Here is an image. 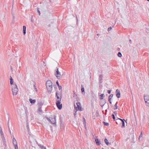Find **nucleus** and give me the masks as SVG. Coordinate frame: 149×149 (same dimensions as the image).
<instances>
[{
	"label": "nucleus",
	"instance_id": "obj_1",
	"mask_svg": "<svg viewBox=\"0 0 149 149\" xmlns=\"http://www.w3.org/2000/svg\"><path fill=\"white\" fill-rule=\"evenodd\" d=\"M12 91L13 95H16L18 92V89L16 84H14L12 86Z\"/></svg>",
	"mask_w": 149,
	"mask_h": 149
},
{
	"label": "nucleus",
	"instance_id": "obj_2",
	"mask_svg": "<svg viewBox=\"0 0 149 149\" xmlns=\"http://www.w3.org/2000/svg\"><path fill=\"white\" fill-rule=\"evenodd\" d=\"M61 92H59L57 91L56 93L55 97L56 99V101H61L62 98Z\"/></svg>",
	"mask_w": 149,
	"mask_h": 149
},
{
	"label": "nucleus",
	"instance_id": "obj_3",
	"mask_svg": "<svg viewBox=\"0 0 149 149\" xmlns=\"http://www.w3.org/2000/svg\"><path fill=\"white\" fill-rule=\"evenodd\" d=\"M55 75L58 79H60L61 78V76L60 72L58 70V68H56L55 71Z\"/></svg>",
	"mask_w": 149,
	"mask_h": 149
},
{
	"label": "nucleus",
	"instance_id": "obj_4",
	"mask_svg": "<svg viewBox=\"0 0 149 149\" xmlns=\"http://www.w3.org/2000/svg\"><path fill=\"white\" fill-rule=\"evenodd\" d=\"M38 109L37 110L38 112L40 113L42 112V110L41 109L42 106L43 105V103L42 102H40L39 103H38Z\"/></svg>",
	"mask_w": 149,
	"mask_h": 149
},
{
	"label": "nucleus",
	"instance_id": "obj_5",
	"mask_svg": "<svg viewBox=\"0 0 149 149\" xmlns=\"http://www.w3.org/2000/svg\"><path fill=\"white\" fill-rule=\"evenodd\" d=\"M61 101H60L59 100L58 101H56V104L57 108L59 110L61 109L62 107V104H61Z\"/></svg>",
	"mask_w": 149,
	"mask_h": 149
},
{
	"label": "nucleus",
	"instance_id": "obj_6",
	"mask_svg": "<svg viewBox=\"0 0 149 149\" xmlns=\"http://www.w3.org/2000/svg\"><path fill=\"white\" fill-rule=\"evenodd\" d=\"M76 104L77 105V107H76L75 105L74 104V109L77 108L78 109V110L80 111H82L81 107L80 106V103L79 102H77L76 103Z\"/></svg>",
	"mask_w": 149,
	"mask_h": 149
},
{
	"label": "nucleus",
	"instance_id": "obj_7",
	"mask_svg": "<svg viewBox=\"0 0 149 149\" xmlns=\"http://www.w3.org/2000/svg\"><path fill=\"white\" fill-rule=\"evenodd\" d=\"M48 92L50 93H51L53 88L52 85V86L49 85L46 86Z\"/></svg>",
	"mask_w": 149,
	"mask_h": 149
},
{
	"label": "nucleus",
	"instance_id": "obj_8",
	"mask_svg": "<svg viewBox=\"0 0 149 149\" xmlns=\"http://www.w3.org/2000/svg\"><path fill=\"white\" fill-rule=\"evenodd\" d=\"M116 96L118 98H119L120 97V91L117 89L116 91Z\"/></svg>",
	"mask_w": 149,
	"mask_h": 149
},
{
	"label": "nucleus",
	"instance_id": "obj_9",
	"mask_svg": "<svg viewBox=\"0 0 149 149\" xmlns=\"http://www.w3.org/2000/svg\"><path fill=\"white\" fill-rule=\"evenodd\" d=\"M45 118L47 119L48 121L50 123H51L53 125H56V122L55 121V122H52V121H51V120L48 117L46 116H45Z\"/></svg>",
	"mask_w": 149,
	"mask_h": 149
},
{
	"label": "nucleus",
	"instance_id": "obj_10",
	"mask_svg": "<svg viewBox=\"0 0 149 149\" xmlns=\"http://www.w3.org/2000/svg\"><path fill=\"white\" fill-rule=\"evenodd\" d=\"M106 103V101L105 99H104L102 100H100V105H102V106H104Z\"/></svg>",
	"mask_w": 149,
	"mask_h": 149
},
{
	"label": "nucleus",
	"instance_id": "obj_11",
	"mask_svg": "<svg viewBox=\"0 0 149 149\" xmlns=\"http://www.w3.org/2000/svg\"><path fill=\"white\" fill-rule=\"evenodd\" d=\"M52 83L51 80H48L46 82V85L47 86L50 85L52 86Z\"/></svg>",
	"mask_w": 149,
	"mask_h": 149
},
{
	"label": "nucleus",
	"instance_id": "obj_12",
	"mask_svg": "<svg viewBox=\"0 0 149 149\" xmlns=\"http://www.w3.org/2000/svg\"><path fill=\"white\" fill-rule=\"evenodd\" d=\"M116 123L117 124H118V122H121V123L123 122V121H125V120L124 119H121L120 118H118V119H116Z\"/></svg>",
	"mask_w": 149,
	"mask_h": 149
},
{
	"label": "nucleus",
	"instance_id": "obj_13",
	"mask_svg": "<svg viewBox=\"0 0 149 149\" xmlns=\"http://www.w3.org/2000/svg\"><path fill=\"white\" fill-rule=\"evenodd\" d=\"M95 141L96 145L97 146H100L101 144L100 141L98 139H95Z\"/></svg>",
	"mask_w": 149,
	"mask_h": 149
},
{
	"label": "nucleus",
	"instance_id": "obj_14",
	"mask_svg": "<svg viewBox=\"0 0 149 149\" xmlns=\"http://www.w3.org/2000/svg\"><path fill=\"white\" fill-rule=\"evenodd\" d=\"M13 143L14 146H15V145H17V141L14 137L13 139Z\"/></svg>",
	"mask_w": 149,
	"mask_h": 149
},
{
	"label": "nucleus",
	"instance_id": "obj_15",
	"mask_svg": "<svg viewBox=\"0 0 149 149\" xmlns=\"http://www.w3.org/2000/svg\"><path fill=\"white\" fill-rule=\"evenodd\" d=\"M103 77V76L102 75H100L99 76V81L100 83H102V80Z\"/></svg>",
	"mask_w": 149,
	"mask_h": 149
},
{
	"label": "nucleus",
	"instance_id": "obj_16",
	"mask_svg": "<svg viewBox=\"0 0 149 149\" xmlns=\"http://www.w3.org/2000/svg\"><path fill=\"white\" fill-rule=\"evenodd\" d=\"M29 101L31 103V104H34L36 102V100H33L31 98H30L29 99Z\"/></svg>",
	"mask_w": 149,
	"mask_h": 149
},
{
	"label": "nucleus",
	"instance_id": "obj_17",
	"mask_svg": "<svg viewBox=\"0 0 149 149\" xmlns=\"http://www.w3.org/2000/svg\"><path fill=\"white\" fill-rule=\"evenodd\" d=\"M23 33L24 35H25L26 33V27L25 26H23Z\"/></svg>",
	"mask_w": 149,
	"mask_h": 149
},
{
	"label": "nucleus",
	"instance_id": "obj_18",
	"mask_svg": "<svg viewBox=\"0 0 149 149\" xmlns=\"http://www.w3.org/2000/svg\"><path fill=\"white\" fill-rule=\"evenodd\" d=\"M10 83L11 85H13V79L11 76H10Z\"/></svg>",
	"mask_w": 149,
	"mask_h": 149
},
{
	"label": "nucleus",
	"instance_id": "obj_19",
	"mask_svg": "<svg viewBox=\"0 0 149 149\" xmlns=\"http://www.w3.org/2000/svg\"><path fill=\"white\" fill-rule=\"evenodd\" d=\"M144 98L145 101L149 100V96H148L145 95H144Z\"/></svg>",
	"mask_w": 149,
	"mask_h": 149
},
{
	"label": "nucleus",
	"instance_id": "obj_20",
	"mask_svg": "<svg viewBox=\"0 0 149 149\" xmlns=\"http://www.w3.org/2000/svg\"><path fill=\"white\" fill-rule=\"evenodd\" d=\"M81 93H83V92H84V93H85V91H84V88L83 85L81 84Z\"/></svg>",
	"mask_w": 149,
	"mask_h": 149
},
{
	"label": "nucleus",
	"instance_id": "obj_21",
	"mask_svg": "<svg viewBox=\"0 0 149 149\" xmlns=\"http://www.w3.org/2000/svg\"><path fill=\"white\" fill-rule=\"evenodd\" d=\"M104 142L105 144L107 145L108 146L109 145V141L107 139V138H105L104 139Z\"/></svg>",
	"mask_w": 149,
	"mask_h": 149
},
{
	"label": "nucleus",
	"instance_id": "obj_22",
	"mask_svg": "<svg viewBox=\"0 0 149 149\" xmlns=\"http://www.w3.org/2000/svg\"><path fill=\"white\" fill-rule=\"evenodd\" d=\"M100 99H101V100H103V97H104V94L103 93V94H101V95H100Z\"/></svg>",
	"mask_w": 149,
	"mask_h": 149
},
{
	"label": "nucleus",
	"instance_id": "obj_23",
	"mask_svg": "<svg viewBox=\"0 0 149 149\" xmlns=\"http://www.w3.org/2000/svg\"><path fill=\"white\" fill-rule=\"evenodd\" d=\"M83 122L84 126H86V120L85 118L83 117Z\"/></svg>",
	"mask_w": 149,
	"mask_h": 149
},
{
	"label": "nucleus",
	"instance_id": "obj_24",
	"mask_svg": "<svg viewBox=\"0 0 149 149\" xmlns=\"http://www.w3.org/2000/svg\"><path fill=\"white\" fill-rule=\"evenodd\" d=\"M51 121H52V122H55V121L56 122V116H54V118H52L51 119Z\"/></svg>",
	"mask_w": 149,
	"mask_h": 149
},
{
	"label": "nucleus",
	"instance_id": "obj_25",
	"mask_svg": "<svg viewBox=\"0 0 149 149\" xmlns=\"http://www.w3.org/2000/svg\"><path fill=\"white\" fill-rule=\"evenodd\" d=\"M118 102H116V104L114 105V110H116L118 108V106H117V104H118Z\"/></svg>",
	"mask_w": 149,
	"mask_h": 149
},
{
	"label": "nucleus",
	"instance_id": "obj_26",
	"mask_svg": "<svg viewBox=\"0 0 149 149\" xmlns=\"http://www.w3.org/2000/svg\"><path fill=\"white\" fill-rule=\"evenodd\" d=\"M103 123L105 126H108L109 125V123L105 122H103Z\"/></svg>",
	"mask_w": 149,
	"mask_h": 149
},
{
	"label": "nucleus",
	"instance_id": "obj_27",
	"mask_svg": "<svg viewBox=\"0 0 149 149\" xmlns=\"http://www.w3.org/2000/svg\"><path fill=\"white\" fill-rule=\"evenodd\" d=\"M26 127L27 130V131H28V133L29 134V133L30 129H29V125H26Z\"/></svg>",
	"mask_w": 149,
	"mask_h": 149
},
{
	"label": "nucleus",
	"instance_id": "obj_28",
	"mask_svg": "<svg viewBox=\"0 0 149 149\" xmlns=\"http://www.w3.org/2000/svg\"><path fill=\"white\" fill-rule=\"evenodd\" d=\"M125 121H123V122H122V128H123L125 127Z\"/></svg>",
	"mask_w": 149,
	"mask_h": 149
},
{
	"label": "nucleus",
	"instance_id": "obj_29",
	"mask_svg": "<svg viewBox=\"0 0 149 149\" xmlns=\"http://www.w3.org/2000/svg\"><path fill=\"white\" fill-rule=\"evenodd\" d=\"M9 121V117H8V130H9V132L10 134H11V132L10 130V129L9 128V125H8Z\"/></svg>",
	"mask_w": 149,
	"mask_h": 149
},
{
	"label": "nucleus",
	"instance_id": "obj_30",
	"mask_svg": "<svg viewBox=\"0 0 149 149\" xmlns=\"http://www.w3.org/2000/svg\"><path fill=\"white\" fill-rule=\"evenodd\" d=\"M142 133L141 132L140 135L139 136V140H142V139H141V138H142Z\"/></svg>",
	"mask_w": 149,
	"mask_h": 149
},
{
	"label": "nucleus",
	"instance_id": "obj_31",
	"mask_svg": "<svg viewBox=\"0 0 149 149\" xmlns=\"http://www.w3.org/2000/svg\"><path fill=\"white\" fill-rule=\"evenodd\" d=\"M117 55H118V56L119 57H120L122 56V55L121 53L120 52H119L117 54Z\"/></svg>",
	"mask_w": 149,
	"mask_h": 149
},
{
	"label": "nucleus",
	"instance_id": "obj_32",
	"mask_svg": "<svg viewBox=\"0 0 149 149\" xmlns=\"http://www.w3.org/2000/svg\"><path fill=\"white\" fill-rule=\"evenodd\" d=\"M58 86V88H59V90H61V91H60V92H61L62 93V87L61 86H60V85L59 86Z\"/></svg>",
	"mask_w": 149,
	"mask_h": 149
},
{
	"label": "nucleus",
	"instance_id": "obj_33",
	"mask_svg": "<svg viewBox=\"0 0 149 149\" xmlns=\"http://www.w3.org/2000/svg\"><path fill=\"white\" fill-rule=\"evenodd\" d=\"M146 104V105L147 106H148L149 105V100H147L146 101H145Z\"/></svg>",
	"mask_w": 149,
	"mask_h": 149
},
{
	"label": "nucleus",
	"instance_id": "obj_34",
	"mask_svg": "<svg viewBox=\"0 0 149 149\" xmlns=\"http://www.w3.org/2000/svg\"><path fill=\"white\" fill-rule=\"evenodd\" d=\"M112 118L113 119V120H114V121H116V118H115V116H114V115L113 114H112Z\"/></svg>",
	"mask_w": 149,
	"mask_h": 149
},
{
	"label": "nucleus",
	"instance_id": "obj_35",
	"mask_svg": "<svg viewBox=\"0 0 149 149\" xmlns=\"http://www.w3.org/2000/svg\"><path fill=\"white\" fill-rule=\"evenodd\" d=\"M73 94H74L73 97H76L77 96V95L76 94V93H75V92H74V91H73Z\"/></svg>",
	"mask_w": 149,
	"mask_h": 149
},
{
	"label": "nucleus",
	"instance_id": "obj_36",
	"mask_svg": "<svg viewBox=\"0 0 149 149\" xmlns=\"http://www.w3.org/2000/svg\"><path fill=\"white\" fill-rule=\"evenodd\" d=\"M1 138L3 141V142H5V141H6V140L4 137H2Z\"/></svg>",
	"mask_w": 149,
	"mask_h": 149
},
{
	"label": "nucleus",
	"instance_id": "obj_37",
	"mask_svg": "<svg viewBox=\"0 0 149 149\" xmlns=\"http://www.w3.org/2000/svg\"><path fill=\"white\" fill-rule=\"evenodd\" d=\"M40 147H41V149H46V147L45 146H41Z\"/></svg>",
	"mask_w": 149,
	"mask_h": 149
},
{
	"label": "nucleus",
	"instance_id": "obj_38",
	"mask_svg": "<svg viewBox=\"0 0 149 149\" xmlns=\"http://www.w3.org/2000/svg\"><path fill=\"white\" fill-rule=\"evenodd\" d=\"M113 96V94H111L109 96V98L111 99Z\"/></svg>",
	"mask_w": 149,
	"mask_h": 149
},
{
	"label": "nucleus",
	"instance_id": "obj_39",
	"mask_svg": "<svg viewBox=\"0 0 149 149\" xmlns=\"http://www.w3.org/2000/svg\"><path fill=\"white\" fill-rule=\"evenodd\" d=\"M112 29V27H109L108 29V31H110Z\"/></svg>",
	"mask_w": 149,
	"mask_h": 149
},
{
	"label": "nucleus",
	"instance_id": "obj_40",
	"mask_svg": "<svg viewBox=\"0 0 149 149\" xmlns=\"http://www.w3.org/2000/svg\"><path fill=\"white\" fill-rule=\"evenodd\" d=\"M132 141L133 142H134V136H133L132 138Z\"/></svg>",
	"mask_w": 149,
	"mask_h": 149
},
{
	"label": "nucleus",
	"instance_id": "obj_41",
	"mask_svg": "<svg viewBox=\"0 0 149 149\" xmlns=\"http://www.w3.org/2000/svg\"><path fill=\"white\" fill-rule=\"evenodd\" d=\"M56 84H57V85L58 86H59V83H58V80L57 81H56Z\"/></svg>",
	"mask_w": 149,
	"mask_h": 149
},
{
	"label": "nucleus",
	"instance_id": "obj_42",
	"mask_svg": "<svg viewBox=\"0 0 149 149\" xmlns=\"http://www.w3.org/2000/svg\"><path fill=\"white\" fill-rule=\"evenodd\" d=\"M31 21L32 22H33L34 20H33V17L32 16L31 17Z\"/></svg>",
	"mask_w": 149,
	"mask_h": 149
},
{
	"label": "nucleus",
	"instance_id": "obj_43",
	"mask_svg": "<svg viewBox=\"0 0 149 149\" xmlns=\"http://www.w3.org/2000/svg\"><path fill=\"white\" fill-rule=\"evenodd\" d=\"M77 114L76 113V111H75V112L74 114V117H76V115Z\"/></svg>",
	"mask_w": 149,
	"mask_h": 149
},
{
	"label": "nucleus",
	"instance_id": "obj_44",
	"mask_svg": "<svg viewBox=\"0 0 149 149\" xmlns=\"http://www.w3.org/2000/svg\"><path fill=\"white\" fill-rule=\"evenodd\" d=\"M111 90H109L107 91V93L109 94H110L111 93Z\"/></svg>",
	"mask_w": 149,
	"mask_h": 149
},
{
	"label": "nucleus",
	"instance_id": "obj_45",
	"mask_svg": "<svg viewBox=\"0 0 149 149\" xmlns=\"http://www.w3.org/2000/svg\"><path fill=\"white\" fill-rule=\"evenodd\" d=\"M111 99L110 98H109V101L110 104H111Z\"/></svg>",
	"mask_w": 149,
	"mask_h": 149
},
{
	"label": "nucleus",
	"instance_id": "obj_46",
	"mask_svg": "<svg viewBox=\"0 0 149 149\" xmlns=\"http://www.w3.org/2000/svg\"><path fill=\"white\" fill-rule=\"evenodd\" d=\"M14 147L15 149H18L17 145H15V146Z\"/></svg>",
	"mask_w": 149,
	"mask_h": 149
},
{
	"label": "nucleus",
	"instance_id": "obj_47",
	"mask_svg": "<svg viewBox=\"0 0 149 149\" xmlns=\"http://www.w3.org/2000/svg\"><path fill=\"white\" fill-rule=\"evenodd\" d=\"M3 145L5 147L6 146V141H5V142H3Z\"/></svg>",
	"mask_w": 149,
	"mask_h": 149
},
{
	"label": "nucleus",
	"instance_id": "obj_48",
	"mask_svg": "<svg viewBox=\"0 0 149 149\" xmlns=\"http://www.w3.org/2000/svg\"><path fill=\"white\" fill-rule=\"evenodd\" d=\"M37 12H38V13H39V15H40V11L39 10H38V9H37Z\"/></svg>",
	"mask_w": 149,
	"mask_h": 149
},
{
	"label": "nucleus",
	"instance_id": "obj_49",
	"mask_svg": "<svg viewBox=\"0 0 149 149\" xmlns=\"http://www.w3.org/2000/svg\"><path fill=\"white\" fill-rule=\"evenodd\" d=\"M1 138L3 137H4V136L3 133L1 134Z\"/></svg>",
	"mask_w": 149,
	"mask_h": 149
},
{
	"label": "nucleus",
	"instance_id": "obj_50",
	"mask_svg": "<svg viewBox=\"0 0 149 149\" xmlns=\"http://www.w3.org/2000/svg\"><path fill=\"white\" fill-rule=\"evenodd\" d=\"M0 134L3 133L2 129L0 130Z\"/></svg>",
	"mask_w": 149,
	"mask_h": 149
},
{
	"label": "nucleus",
	"instance_id": "obj_51",
	"mask_svg": "<svg viewBox=\"0 0 149 149\" xmlns=\"http://www.w3.org/2000/svg\"><path fill=\"white\" fill-rule=\"evenodd\" d=\"M113 113H114L116 115H117V111H115L113 112Z\"/></svg>",
	"mask_w": 149,
	"mask_h": 149
},
{
	"label": "nucleus",
	"instance_id": "obj_52",
	"mask_svg": "<svg viewBox=\"0 0 149 149\" xmlns=\"http://www.w3.org/2000/svg\"><path fill=\"white\" fill-rule=\"evenodd\" d=\"M146 33H149V30H147V29H146Z\"/></svg>",
	"mask_w": 149,
	"mask_h": 149
},
{
	"label": "nucleus",
	"instance_id": "obj_53",
	"mask_svg": "<svg viewBox=\"0 0 149 149\" xmlns=\"http://www.w3.org/2000/svg\"><path fill=\"white\" fill-rule=\"evenodd\" d=\"M34 87L35 89V90L37 91V89L36 88V86H35V85H34Z\"/></svg>",
	"mask_w": 149,
	"mask_h": 149
},
{
	"label": "nucleus",
	"instance_id": "obj_54",
	"mask_svg": "<svg viewBox=\"0 0 149 149\" xmlns=\"http://www.w3.org/2000/svg\"><path fill=\"white\" fill-rule=\"evenodd\" d=\"M60 122H61V123H63V121H62V119H60Z\"/></svg>",
	"mask_w": 149,
	"mask_h": 149
},
{
	"label": "nucleus",
	"instance_id": "obj_55",
	"mask_svg": "<svg viewBox=\"0 0 149 149\" xmlns=\"http://www.w3.org/2000/svg\"><path fill=\"white\" fill-rule=\"evenodd\" d=\"M63 123H60V127H62L63 126Z\"/></svg>",
	"mask_w": 149,
	"mask_h": 149
},
{
	"label": "nucleus",
	"instance_id": "obj_56",
	"mask_svg": "<svg viewBox=\"0 0 149 149\" xmlns=\"http://www.w3.org/2000/svg\"><path fill=\"white\" fill-rule=\"evenodd\" d=\"M129 42H130V43L131 44H132V40H130H130H129Z\"/></svg>",
	"mask_w": 149,
	"mask_h": 149
},
{
	"label": "nucleus",
	"instance_id": "obj_57",
	"mask_svg": "<svg viewBox=\"0 0 149 149\" xmlns=\"http://www.w3.org/2000/svg\"><path fill=\"white\" fill-rule=\"evenodd\" d=\"M118 125H119V124H120L121 122H118Z\"/></svg>",
	"mask_w": 149,
	"mask_h": 149
},
{
	"label": "nucleus",
	"instance_id": "obj_58",
	"mask_svg": "<svg viewBox=\"0 0 149 149\" xmlns=\"http://www.w3.org/2000/svg\"><path fill=\"white\" fill-rule=\"evenodd\" d=\"M1 129H2L1 127V126H0V130Z\"/></svg>",
	"mask_w": 149,
	"mask_h": 149
},
{
	"label": "nucleus",
	"instance_id": "obj_59",
	"mask_svg": "<svg viewBox=\"0 0 149 149\" xmlns=\"http://www.w3.org/2000/svg\"><path fill=\"white\" fill-rule=\"evenodd\" d=\"M100 106L102 107H103V106H102V105H100Z\"/></svg>",
	"mask_w": 149,
	"mask_h": 149
},
{
	"label": "nucleus",
	"instance_id": "obj_60",
	"mask_svg": "<svg viewBox=\"0 0 149 149\" xmlns=\"http://www.w3.org/2000/svg\"><path fill=\"white\" fill-rule=\"evenodd\" d=\"M99 35V34H97V36H98Z\"/></svg>",
	"mask_w": 149,
	"mask_h": 149
},
{
	"label": "nucleus",
	"instance_id": "obj_61",
	"mask_svg": "<svg viewBox=\"0 0 149 149\" xmlns=\"http://www.w3.org/2000/svg\"><path fill=\"white\" fill-rule=\"evenodd\" d=\"M148 1H149V0H147Z\"/></svg>",
	"mask_w": 149,
	"mask_h": 149
},
{
	"label": "nucleus",
	"instance_id": "obj_62",
	"mask_svg": "<svg viewBox=\"0 0 149 149\" xmlns=\"http://www.w3.org/2000/svg\"><path fill=\"white\" fill-rule=\"evenodd\" d=\"M102 149H104L103 148H102Z\"/></svg>",
	"mask_w": 149,
	"mask_h": 149
},
{
	"label": "nucleus",
	"instance_id": "obj_63",
	"mask_svg": "<svg viewBox=\"0 0 149 149\" xmlns=\"http://www.w3.org/2000/svg\"><path fill=\"white\" fill-rule=\"evenodd\" d=\"M96 149H97L96 148Z\"/></svg>",
	"mask_w": 149,
	"mask_h": 149
}]
</instances>
